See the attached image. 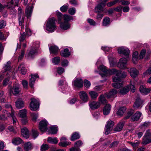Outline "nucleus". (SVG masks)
<instances>
[{"instance_id": "nucleus-47", "label": "nucleus", "mask_w": 151, "mask_h": 151, "mask_svg": "<svg viewBox=\"0 0 151 151\" xmlns=\"http://www.w3.org/2000/svg\"><path fill=\"white\" fill-rule=\"evenodd\" d=\"M126 110V108L124 107L120 108L117 112L118 115H122Z\"/></svg>"}, {"instance_id": "nucleus-1", "label": "nucleus", "mask_w": 151, "mask_h": 151, "mask_svg": "<svg viewBox=\"0 0 151 151\" xmlns=\"http://www.w3.org/2000/svg\"><path fill=\"white\" fill-rule=\"evenodd\" d=\"M7 4L3 6L0 3V12L5 7L10 9L12 12H16L14 6H17L19 0H7Z\"/></svg>"}, {"instance_id": "nucleus-48", "label": "nucleus", "mask_w": 151, "mask_h": 151, "mask_svg": "<svg viewBox=\"0 0 151 151\" xmlns=\"http://www.w3.org/2000/svg\"><path fill=\"white\" fill-rule=\"evenodd\" d=\"M129 143L134 148H137L139 146V144L140 143V142L138 141H135L133 142H129Z\"/></svg>"}, {"instance_id": "nucleus-33", "label": "nucleus", "mask_w": 151, "mask_h": 151, "mask_svg": "<svg viewBox=\"0 0 151 151\" xmlns=\"http://www.w3.org/2000/svg\"><path fill=\"white\" fill-rule=\"evenodd\" d=\"M38 47L39 46L38 45L36 48H32L28 54L29 56L31 58H32L33 55L37 52Z\"/></svg>"}, {"instance_id": "nucleus-16", "label": "nucleus", "mask_w": 151, "mask_h": 151, "mask_svg": "<svg viewBox=\"0 0 151 151\" xmlns=\"http://www.w3.org/2000/svg\"><path fill=\"white\" fill-rule=\"evenodd\" d=\"M89 106L91 109L94 110L98 109L100 106V103L93 101L89 103Z\"/></svg>"}, {"instance_id": "nucleus-44", "label": "nucleus", "mask_w": 151, "mask_h": 151, "mask_svg": "<svg viewBox=\"0 0 151 151\" xmlns=\"http://www.w3.org/2000/svg\"><path fill=\"white\" fill-rule=\"evenodd\" d=\"M118 71L117 70L115 69H108V70L107 74L106 75L107 76H109L114 74H116H116L117 73Z\"/></svg>"}, {"instance_id": "nucleus-54", "label": "nucleus", "mask_w": 151, "mask_h": 151, "mask_svg": "<svg viewBox=\"0 0 151 151\" xmlns=\"http://www.w3.org/2000/svg\"><path fill=\"white\" fill-rule=\"evenodd\" d=\"M145 53L146 50L145 49H143L140 52L139 56V58L141 59H142L145 56Z\"/></svg>"}, {"instance_id": "nucleus-35", "label": "nucleus", "mask_w": 151, "mask_h": 151, "mask_svg": "<svg viewBox=\"0 0 151 151\" xmlns=\"http://www.w3.org/2000/svg\"><path fill=\"white\" fill-rule=\"evenodd\" d=\"M18 69L20 73L23 75H25L27 72V70L23 64H20L18 67Z\"/></svg>"}, {"instance_id": "nucleus-58", "label": "nucleus", "mask_w": 151, "mask_h": 151, "mask_svg": "<svg viewBox=\"0 0 151 151\" xmlns=\"http://www.w3.org/2000/svg\"><path fill=\"white\" fill-rule=\"evenodd\" d=\"M26 37V34L24 32H23L22 34H21V36L19 38L20 42H22L24 40Z\"/></svg>"}, {"instance_id": "nucleus-25", "label": "nucleus", "mask_w": 151, "mask_h": 151, "mask_svg": "<svg viewBox=\"0 0 151 151\" xmlns=\"http://www.w3.org/2000/svg\"><path fill=\"white\" fill-rule=\"evenodd\" d=\"M130 90L129 86H125L119 90V93L122 95L127 94Z\"/></svg>"}, {"instance_id": "nucleus-11", "label": "nucleus", "mask_w": 151, "mask_h": 151, "mask_svg": "<svg viewBox=\"0 0 151 151\" xmlns=\"http://www.w3.org/2000/svg\"><path fill=\"white\" fill-rule=\"evenodd\" d=\"M9 93L10 95L13 93L14 95H15L18 94L20 92L19 89V87L17 86H14L13 87H10L9 88Z\"/></svg>"}, {"instance_id": "nucleus-18", "label": "nucleus", "mask_w": 151, "mask_h": 151, "mask_svg": "<svg viewBox=\"0 0 151 151\" xmlns=\"http://www.w3.org/2000/svg\"><path fill=\"white\" fill-rule=\"evenodd\" d=\"M114 123H107L105 128V134L106 135L108 134L112 130Z\"/></svg>"}, {"instance_id": "nucleus-24", "label": "nucleus", "mask_w": 151, "mask_h": 151, "mask_svg": "<svg viewBox=\"0 0 151 151\" xmlns=\"http://www.w3.org/2000/svg\"><path fill=\"white\" fill-rule=\"evenodd\" d=\"M129 71L131 76L133 78L136 77L139 74L138 70L135 68H131Z\"/></svg>"}, {"instance_id": "nucleus-60", "label": "nucleus", "mask_w": 151, "mask_h": 151, "mask_svg": "<svg viewBox=\"0 0 151 151\" xmlns=\"http://www.w3.org/2000/svg\"><path fill=\"white\" fill-rule=\"evenodd\" d=\"M56 71L59 74L62 73L64 71V70L62 67H59L56 68Z\"/></svg>"}, {"instance_id": "nucleus-46", "label": "nucleus", "mask_w": 151, "mask_h": 151, "mask_svg": "<svg viewBox=\"0 0 151 151\" xmlns=\"http://www.w3.org/2000/svg\"><path fill=\"white\" fill-rule=\"evenodd\" d=\"M11 62L10 61H8L6 64L4 65V66L3 68V72H5L8 70H9L10 68V64Z\"/></svg>"}, {"instance_id": "nucleus-43", "label": "nucleus", "mask_w": 151, "mask_h": 151, "mask_svg": "<svg viewBox=\"0 0 151 151\" xmlns=\"http://www.w3.org/2000/svg\"><path fill=\"white\" fill-rule=\"evenodd\" d=\"M110 23V19L108 17H105L103 20L102 25L104 26H107L109 25Z\"/></svg>"}, {"instance_id": "nucleus-61", "label": "nucleus", "mask_w": 151, "mask_h": 151, "mask_svg": "<svg viewBox=\"0 0 151 151\" xmlns=\"http://www.w3.org/2000/svg\"><path fill=\"white\" fill-rule=\"evenodd\" d=\"M49 148V147L47 144H43L41 147V150L42 151H45Z\"/></svg>"}, {"instance_id": "nucleus-22", "label": "nucleus", "mask_w": 151, "mask_h": 151, "mask_svg": "<svg viewBox=\"0 0 151 151\" xmlns=\"http://www.w3.org/2000/svg\"><path fill=\"white\" fill-rule=\"evenodd\" d=\"M22 15L21 12L20 13H19L18 15V18L19 21V26H21V29L22 30V29H24V16H23L22 18H21Z\"/></svg>"}, {"instance_id": "nucleus-30", "label": "nucleus", "mask_w": 151, "mask_h": 151, "mask_svg": "<svg viewBox=\"0 0 151 151\" xmlns=\"http://www.w3.org/2000/svg\"><path fill=\"white\" fill-rule=\"evenodd\" d=\"M60 27L61 29L64 30H67L69 29L70 25L68 22H61L60 23Z\"/></svg>"}, {"instance_id": "nucleus-23", "label": "nucleus", "mask_w": 151, "mask_h": 151, "mask_svg": "<svg viewBox=\"0 0 151 151\" xmlns=\"http://www.w3.org/2000/svg\"><path fill=\"white\" fill-rule=\"evenodd\" d=\"M47 126V123H39V128L41 132H45L47 130H48Z\"/></svg>"}, {"instance_id": "nucleus-2", "label": "nucleus", "mask_w": 151, "mask_h": 151, "mask_svg": "<svg viewBox=\"0 0 151 151\" xmlns=\"http://www.w3.org/2000/svg\"><path fill=\"white\" fill-rule=\"evenodd\" d=\"M56 21V19L54 17L48 19L46 24V29L50 32H53L55 30L56 27L55 23Z\"/></svg>"}, {"instance_id": "nucleus-38", "label": "nucleus", "mask_w": 151, "mask_h": 151, "mask_svg": "<svg viewBox=\"0 0 151 151\" xmlns=\"http://www.w3.org/2000/svg\"><path fill=\"white\" fill-rule=\"evenodd\" d=\"M80 137L79 133L77 132H75L72 134L70 138V140L72 141H73L79 139Z\"/></svg>"}, {"instance_id": "nucleus-4", "label": "nucleus", "mask_w": 151, "mask_h": 151, "mask_svg": "<svg viewBox=\"0 0 151 151\" xmlns=\"http://www.w3.org/2000/svg\"><path fill=\"white\" fill-rule=\"evenodd\" d=\"M23 3L25 6L27 5L25 10V13L26 17L28 18L31 17L33 9V4L32 3V6H28V0H22Z\"/></svg>"}, {"instance_id": "nucleus-50", "label": "nucleus", "mask_w": 151, "mask_h": 151, "mask_svg": "<svg viewBox=\"0 0 151 151\" xmlns=\"http://www.w3.org/2000/svg\"><path fill=\"white\" fill-rule=\"evenodd\" d=\"M30 115L33 121L35 122L38 116V114L37 113H31Z\"/></svg>"}, {"instance_id": "nucleus-36", "label": "nucleus", "mask_w": 151, "mask_h": 151, "mask_svg": "<svg viewBox=\"0 0 151 151\" xmlns=\"http://www.w3.org/2000/svg\"><path fill=\"white\" fill-rule=\"evenodd\" d=\"M61 55L64 57H68L70 55V52L68 48H66L61 52Z\"/></svg>"}, {"instance_id": "nucleus-42", "label": "nucleus", "mask_w": 151, "mask_h": 151, "mask_svg": "<svg viewBox=\"0 0 151 151\" xmlns=\"http://www.w3.org/2000/svg\"><path fill=\"white\" fill-rule=\"evenodd\" d=\"M39 133L37 130L33 129L32 130L30 135L32 136L34 139H36L39 135Z\"/></svg>"}, {"instance_id": "nucleus-17", "label": "nucleus", "mask_w": 151, "mask_h": 151, "mask_svg": "<svg viewBox=\"0 0 151 151\" xmlns=\"http://www.w3.org/2000/svg\"><path fill=\"white\" fill-rule=\"evenodd\" d=\"M142 114L140 112H136L131 117V121L132 122H135L138 121L140 118Z\"/></svg>"}, {"instance_id": "nucleus-53", "label": "nucleus", "mask_w": 151, "mask_h": 151, "mask_svg": "<svg viewBox=\"0 0 151 151\" xmlns=\"http://www.w3.org/2000/svg\"><path fill=\"white\" fill-rule=\"evenodd\" d=\"M68 8V5H64L61 7L60 9V11L63 12H66Z\"/></svg>"}, {"instance_id": "nucleus-8", "label": "nucleus", "mask_w": 151, "mask_h": 151, "mask_svg": "<svg viewBox=\"0 0 151 151\" xmlns=\"http://www.w3.org/2000/svg\"><path fill=\"white\" fill-rule=\"evenodd\" d=\"M127 60L125 58H122L119 60L117 64L118 67L122 68L125 69L126 68V64Z\"/></svg>"}, {"instance_id": "nucleus-62", "label": "nucleus", "mask_w": 151, "mask_h": 151, "mask_svg": "<svg viewBox=\"0 0 151 151\" xmlns=\"http://www.w3.org/2000/svg\"><path fill=\"white\" fill-rule=\"evenodd\" d=\"M99 69L106 74L108 70L106 69V67L103 65L100 66L99 67Z\"/></svg>"}, {"instance_id": "nucleus-32", "label": "nucleus", "mask_w": 151, "mask_h": 151, "mask_svg": "<svg viewBox=\"0 0 151 151\" xmlns=\"http://www.w3.org/2000/svg\"><path fill=\"white\" fill-rule=\"evenodd\" d=\"M88 93L91 98L93 100H95L99 96L98 93L93 91H90Z\"/></svg>"}, {"instance_id": "nucleus-63", "label": "nucleus", "mask_w": 151, "mask_h": 151, "mask_svg": "<svg viewBox=\"0 0 151 151\" xmlns=\"http://www.w3.org/2000/svg\"><path fill=\"white\" fill-rule=\"evenodd\" d=\"M82 144L83 143L80 140L77 141L74 143L75 146L77 147H80L81 146Z\"/></svg>"}, {"instance_id": "nucleus-41", "label": "nucleus", "mask_w": 151, "mask_h": 151, "mask_svg": "<svg viewBox=\"0 0 151 151\" xmlns=\"http://www.w3.org/2000/svg\"><path fill=\"white\" fill-rule=\"evenodd\" d=\"M47 141L49 143L54 144H57L58 142L57 138L54 137L52 138L50 137H49L48 138Z\"/></svg>"}, {"instance_id": "nucleus-37", "label": "nucleus", "mask_w": 151, "mask_h": 151, "mask_svg": "<svg viewBox=\"0 0 151 151\" xmlns=\"http://www.w3.org/2000/svg\"><path fill=\"white\" fill-rule=\"evenodd\" d=\"M106 97L104 95H101L99 98V102L103 104H105L107 102V100L105 99Z\"/></svg>"}, {"instance_id": "nucleus-13", "label": "nucleus", "mask_w": 151, "mask_h": 151, "mask_svg": "<svg viewBox=\"0 0 151 151\" xmlns=\"http://www.w3.org/2000/svg\"><path fill=\"white\" fill-rule=\"evenodd\" d=\"M80 98L84 102H87L88 100V96L87 94L83 91H80L79 93Z\"/></svg>"}, {"instance_id": "nucleus-26", "label": "nucleus", "mask_w": 151, "mask_h": 151, "mask_svg": "<svg viewBox=\"0 0 151 151\" xmlns=\"http://www.w3.org/2000/svg\"><path fill=\"white\" fill-rule=\"evenodd\" d=\"M50 52L55 55H57L59 51V48L56 46H52L49 47Z\"/></svg>"}, {"instance_id": "nucleus-39", "label": "nucleus", "mask_w": 151, "mask_h": 151, "mask_svg": "<svg viewBox=\"0 0 151 151\" xmlns=\"http://www.w3.org/2000/svg\"><path fill=\"white\" fill-rule=\"evenodd\" d=\"M32 145L31 142H26L24 146V149L25 151H28L32 149Z\"/></svg>"}, {"instance_id": "nucleus-9", "label": "nucleus", "mask_w": 151, "mask_h": 151, "mask_svg": "<svg viewBox=\"0 0 151 151\" xmlns=\"http://www.w3.org/2000/svg\"><path fill=\"white\" fill-rule=\"evenodd\" d=\"M117 91L115 89H113L110 90L109 92L105 93V95L107 98H114L116 96Z\"/></svg>"}, {"instance_id": "nucleus-31", "label": "nucleus", "mask_w": 151, "mask_h": 151, "mask_svg": "<svg viewBox=\"0 0 151 151\" xmlns=\"http://www.w3.org/2000/svg\"><path fill=\"white\" fill-rule=\"evenodd\" d=\"M22 142V140L19 137L14 138L12 140V143L15 145H17L21 144Z\"/></svg>"}, {"instance_id": "nucleus-19", "label": "nucleus", "mask_w": 151, "mask_h": 151, "mask_svg": "<svg viewBox=\"0 0 151 151\" xmlns=\"http://www.w3.org/2000/svg\"><path fill=\"white\" fill-rule=\"evenodd\" d=\"M118 52L119 54H122L125 56L128 55L130 52L129 49L127 48L121 47L118 49Z\"/></svg>"}, {"instance_id": "nucleus-15", "label": "nucleus", "mask_w": 151, "mask_h": 151, "mask_svg": "<svg viewBox=\"0 0 151 151\" xmlns=\"http://www.w3.org/2000/svg\"><path fill=\"white\" fill-rule=\"evenodd\" d=\"M5 107L6 108H10L11 110V113H9L7 115L8 116L10 115L12 117L13 121V123H16V122H17V119L14 116V111L13 110L11 105L10 104H6L5 105Z\"/></svg>"}, {"instance_id": "nucleus-21", "label": "nucleus", "mask_w": 151, "mask_h": 151, "mask_svg": "<svg viewBox=\"0 0 151 151\" xmlns=\"http://www.w3.org/2000/svg\"><path fill=\"white\" fill-rule=\"evenodd\" d=\"M15 103L16 107L18 109H20L24 107V103L21 99H18Z\"/></svg>"}, {"instance_id": "nucleus-55", "label": "nucleus", "mask_w": 151, "mask_h": 151, "mask_svg": "<svg viewBox=\"0 0 151 151\" xmlns=\"http://www.w3.org/2000/svg\"><path fill=\"white\" fill-rule=\"evenodd\" d=\"M70 144V143L67 141L60 142L59 143V146L63 147H65Z\"/></svg>"}, {"instance_id": "nucleus-51", "label": "nucleus", "mask_w": 151, "mask_h": 151, "mask_svg": "<svg viewBox=\"0 0 151 151\" xmlns=\"http://www.w3.org/2000/svg\"><path fill=\"white\" fill-rule=\"evenodd\" d=\"M60 61V58L58 57H55L52 59V63L55 64H58Z\"/></svg>"}, {"instance_id": "nucleus-45", "label": "nucleus", "mask_w": 151, "mask_h": 151, "mask_svg": "<svg viewBox=\"0 0 151 151\" xmlns=\"http://www.w3.org/2000/svg\"><path fill=\"white\" fill-rule=\"evenodd\" d=\"M150 143H151V138L145 137H144L143 141L142 143L143 145H145L147 144Z\"/></svg>"}, {"instance_id": "nucleus-3", "label": "nucleus", "mask_w": 151, "mask_h": 151, "mask_svg": "<svg viewBox=\"0 0 151 151\" xmlns=\"http://www.w3.org/2000/svg\"><path fill=\"white\" fill-rule=\"evenodd\" d=\"M127 76L126 72L122 71L119 70L116 74V77L113 76V81L117 82L121 81V78H124Z\"/></svg>"}, {"instance_id": "nucleus-40", "label": "nucleus", "mask_w": 151, "mask_h": 151, "mask_svg": "<svg viewBox=\"0 0 151 151\" xmlns=\"http://www.w3.org/2000/svg\"><path fill=\"white\" fill-rule=\"evenodd\" d=\"M124 126V123H118L114 128V131L116 132L120 131L122 130Z\"/></svg>"}, {"instance_id": "nucleus-64", "label": "nucleus", "mask_w": 151, "mask_h": 151, "mask_svg": "<svg viewBox=\"0 0 151 151\" xmlns=\"http://www.w3.org/2000/svg\"><path fill=\"white\" fill-rule=\"evenodd\" d=\"M151 74V67L143 73V75L144 76H147L148 75Z\"/></svg>"}, {"instance_id": "nucleus-49", "label": "nucleus", "mask_w": 151, "mask_h": 151, "mask_svg": "<svg viewBox=\"0 0 151 151\" xmlns=\"http://www.w3.org/2000/svg\"><path fill=\"white\" fill-rule=\"evenodd\" d=\"M112 86L113 87L115 88H119L123 86V83H122L115 82V83L112 84Z\"/></svg>"}, {"instance_id": "nucleus-7", "label": "nucleus", "mask_w": 151, "mask_h": 151, "mask_svg": "<svg viewBox=\"0 0 151 151\" xmlns=\"http://www.w3.org/2000/svg\"><path fill=\"white\" fill-rule=\"evenodd\" d=\"M27 111L25 109L19 111V114L20 117L22 118V123H27L28 122V119L27 117Z\"/></svg>"}, {"instance_id": "nucleus-20", "label": "nucleus", "mask_w": 151, "mask_h": 151, "mask_svg": "<svg viewBox=\"0 0 151 151\" xmlns=\"http://www.w3.org/2000/svg\"><path fill=\"white\" fill-rule=\"evenodd\" d=\"M73 85L76 87L81 88L83 86V81L81 78H77L74 81Z\"/></svg>"}, {"instance_id": "nucleus-12", "label": "nucleus", "mask_w": 151, "mask_h": 151, "mask_svg": "<svg viewBox=\"0 0 151 151\" xmlns=\"http://www.w3.org/2000/svg\"><path fill=\"white\" fill-rule=\"evenodd\" d=\"M100 1L101 2L95 8V11L96 13L103 12V8L105 5V4L101 0H100Z\"/></svg>"}, {"instance_id": "nucleus-57", "label": "nucleus", "mask_w": 151, "mask_h": 151, "mask_svg": "<svg viewBox=\"0 0 151 151\" xmlns=\"http://www.w3.org/2000/svg\"><path fill=\"white\" fill-rule=\"evenodd\" d=\"M84 84L85 86L87 88H89L91 85L90 82L87 80H85L84 81Z\"/></svg>"}, {"instance_id": "nucleus-59", "label": "nucleus", "mask_w": 151, "mask_h": 151, "mask_svg": "<svg viewBox=\"0 0 151 151\" xmlns=\"http://www.w3.org/2000/svg\"><path fill=\"white\" fill-rule=\"evenodd\" d=\"M144 137L149 138L151 137V132L150 129H149L146 131Z\"/></svg>"}, {"instance_id": "nucleus-5", "label": "nucleus", "mask_w": 151, "mask_h": 151, "mask_svg": "<svg viewBox=\"0 0 151 151\" xmlns=\"http://www.w3.org/2000/svg\"><path fill=\"white\" fill-rule=\"evenodd\" d=\"M56 15L58 19L59 23H60L63 18L64 22H68L72 18V17L67 15L63 16L61 13L58 11H56Z\"/></svg>"}, {"instance_id": "nucleus-6", "label": "nucleus", "mask_w": 151, "mask_h": 151, "mask_svg": "<svg viewBox=\"0 0 151 151\" xmlns=\"http://www.w3.org/2000/svg\"><path fill=\"white\" fill-rule=\"evenodd\" d=\"M30 103V109L32 111H36L39 108V101L34 98L31 99Z\"/></svg>"}, {"instance_id": "nucleus-14", "label": "nucleus", "mask_w": 151, "mask_h": 151, "mask_svg": "<svg viewBox=\"0 0 151 151\" xmlns=\"http://www.w3.org/2000/svg\"><path fill=\"white\" fill-rule=\"evenodd\" d=\"M39 76L37 74L31 75L30 76L29 85L31 88L33 87L35 83V81L36 79Z\"/></svg>"}, {"instance_id": "nucleus-56", "label": "nucleus", "mask_w": 151, "mask_h": 151, "mask_svg": "<svg viewBox=\"0 0 151 151\" xmlns=\"http://www.w3.org/2000/svg\"><path fill=\"white\" fill-rule=\"evenodd\" d=\"M6 25V21L4 20L0 21V29L4 28Z\"/></svg>"}, {"instance_id": "nucleus-29", "label": "nucleus", "mask_w": 151, "mask_h": 151, "mask_svg": "<svg viewBox=\"0 0 151 151\" xmlns=\"http://www.w3.org/2000/svg\"><path fill=\"white\" fill-rule=\"evenodd\" d=\"M139 90L141 93L144 94H147L150 92L151 89L150 88H147L145 86H141L140 87Z\"/></svg>"}, {"instance_id": "nucleus-27", "label": "nucleus", "mask_w": 151, "mask_h": 151, "mask_svg": "<svg viewBox=\"0 0 151 151\" xmlns=\"http://www.w3.org/2000/svg\"><path fill=\"white\" fill-rule=\"evenodd\" d=\"M21 132L22 135L23 137L27 139L29 137V132L27 129L26 127H24L21 129Z\"/></svg>"}, {"instance_id": "nucleus-10", "label": "nucleus", "mask_w": 151, "mask_h": 151, "mask_svg": "<svg viewBox=\"0 0 151 151\" xmlns=\"http://www.w3.org/2000/svg\"><path fill=\"white\" fill-rule=\"evenodd\" d=\"M144 101L142 100L140 97L137 98L134 102V107L135 109H140L142 107V105Z\"/></svg>"}, {"instance_id": "nucleus-52", "label": "nucleus", "mask_w": 151, "mask_h": 151, "mask_svg": "<svg viewBox=\"0 0 151 151\" xmlns=\"http://www.w3.org/2000/svg\"><path fill=\"white\" fill-rule=\"evenodd\" d=\"M133 114V112L132 111H129L127 114V116L125 117L123 119V122H125L126 121L124 120L127 119L129 118Z\"/></svg>"}, {"instance_id": "nucleus-28", "label": "nucleus", "mask_w": 151, "mask_h": 151, "mask_svg": "<svg viewBox=\"0 0 151 151\" xmlns=\"http://www.w3.org/2000/svg\"><path fill=\"white\" fill-rule=\"evenodd\" d=\"M111 109V105L109 104H106L104 107L103 112L104 115H107L109 114L110 111Z\"/></svg>"}, {"instance_id": "nucleus-34", "label": "nucleus", "mask_w": 151, "mask_h": 151, "mask_svg": "<svg viewBox=\"0 0 151 151\" xmlns=\"http://www.w3.org/2000/svg\"><path fill=\"white\" fill-rule=\"evenodd\" d=\"M58 130V129L57 127L55 126H51L49 128L48 131L51 134H55L57 133Z\"/></svg>"}]
</instances>
